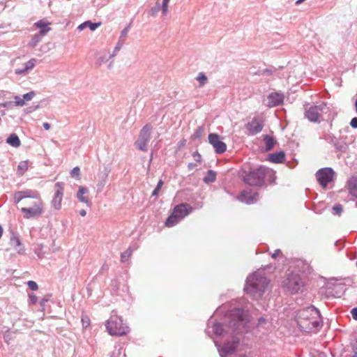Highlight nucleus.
Wrapping results in <instances>:
<instances>
[{"instance_id":"nucleus-1","label":"nucleus","mask_w":357,"mask_h":357,"mask_svg":"<svg viewBox=\"0 0 357 357\" xmlns=\"http://www.w3.org/2000/svg\"><path fill=\"white\" fill-rule=\"evenodd\" d=\"M14 202L23 206L20 211L24 219H36L44 213V202L37 190H25L14 194Z\"/></svg>"},{"instance_id":"nucleus-2","label":"nucleus","mask_w":357,"mask_h":357,"mask_svg":"<svg viewBox=\"0 0 357 357\" xmlns=\"http://www.w3.org/2000/svg\"><path fill=\"white\" fill-rule=\"evenodd\" d=\"M228 321L227 324L214 323L211 318L208 322V326L213 324L212 333L217 336H225L226 334H233L236 331H241L245 328L249 322V317L247 312L240 308H236L229 312L225 315Z\"/></svg>"},{"instance_id":"nucleus-3","label":"nucleus","mask_w":357,"mask_h":357,"mask_svg":"<svg viewBox=\"0 0 357 357\" xmlns=\"http://www.w3.org/2000/svg\"><path fill=\"white\" fill-rule=\"evenodd\" d=\"M296 320L301 331L305 333L317 330L321 324L320 312L314 306L300 310L297 312Z\"/></svg>"},{"instance_id":"nucleus-4","label":"nucleus","mask_w":357,"mask_h":357,"mask_svg":"<svg viewBox=\"0 0 357 357\" xmlns=\"http://www.w3.org/2000/svg\"><path fill=\"white\" fill-rule=\"evenodd\" d=\"M275 172L272 169L259 167L252 168L249 166H244L242 168L241 176L243 181L249 185L261 186L264 183L266 177L268 178L271 183L275 179Z\"/></svg>"},{"instance_id":"nucleus-5","label":"nucleus","mask_w":357,"mask_h":357,"mask_svg":"<svg viewBox=\"0 0 357 357\" xmlns=\"http://www.w3.org/2000/svg\"><path fill=\"white\" fill-rule=\"evenodd\" d=\"M269 283L264 271L258 270L247 278L245 291L247 294L259 299L264 293Z\"/></svg>"},{"instance_id":"nucleus-6","label":"nucleus","mask_w":357,"mask_h":357,"mask_svg":"<svg viewBox=\"0 0 357 357\" xmlns=\"http://www.w3.org/2000/svg\"><path fill=\"white\" fill-rule=\"evenodd\" d=\"M192 211L193 208L188 204H180L176 206L173 213L167 219L165 225L169 227L174 226Z\"/></svg>"},{"instance_id":"nucleus-7","label":"nucleus","mask_w":357,"mask_h":357,"mask_svg":"<svg viewBox=\"0 0 357 357\" xmlns=\"http://www.w3.org/2000/svg\"><path fill=\"white\" fill-rule=\"evenodd\" d=\"M329 112V107L326 102H321L317 105H311L305 109V116L311 122H320L324 119V114Z\"/></svg>"},{"instance_id":"nucleus-8","label":"nucleus","mask_w":357,"mask_h":357,"mask_svg":"<svg viewBox=\"0 0 357 357\" xmlns=\"http://www.w3.org/2000/svg\"><path fill=\"white\" fill-rule=\"evenodd\" d=\"M107 329L112 335L121 336L129 332V328L123 323L120 317L112 315L106 324Z\"/></svg>"},{"instance_id":"nucleus-9","label":"nucleus","mask_w":357,"mask_h":357,"mask_svg":"<svg viewBox=\"0 0 357 357\" xmlns=\"http://www.w3.org/2000/svg\"><path fill=\"white\" fill-rule=\"evenodd\" d=\"M152 126L150 124L145 125L140 130L139 138L135 142L137 148L141 151H147V144L151 139Z\"/></svg>"},{"instance_id":"nucleus-10","label":"nucleus","mask_w":357,"mask_h":357,"mask_svg":"<svg viewBox=\"0 0 357 357\" xmlns=\"http://www.w3.org/2000/svg\"><path fill=\"white\" fill-rule=\"evenodd\" d=\"M218 352L221 357H226L235 351L238 345L239 340L236 336H232L231 341H227L222 347H221L218 342L214 341Z\"/></svg>"},{"instance_id":"nucleus-11","label":"nucleus","mask_w":357,"mask_h":357,"mask_svg":"<svg viewBox=\"0 0 357 357\" xmlns=\"http://www.w3.org/2000/svg\"><path fill=\"white\" fill-rule=\"evenodd\" d=\"M284 285L291 293L294 294L301 290L304 284L298 274L291 273L285 280Z\"/></svg>"},{"instance_id":"nucleus-12","label":"nucleus","mask_w":357,"mask_h":357,"mask_svg":"<svg viewBox=\"0 0 357 357\" xmlns=\"http://www.w3.org/2000/svg\"><path fill=\"white\" fill-rule=\"evenodd\" d=\"M335 172L330 167H325L317 171L316 176L318 182L322 188H326L327 185L333 181Z\"/></svg>"},{"instance_id":"nucleus-13","label":"nucleus","mask_w":357,"mask_h":357,"mask_svg":"<svg viewBox=\"0 0 357 357\" xmlns=\"http://www.w3.org/2000/svg\"><path fill=\"white\" fill-rule=\"evenodd\" d=\"M54 188L55 192L51 203L55 210H60L63 196V185L62 183L57 182Z\"/></svg>"},{"instance_id":"nucleus-14","label":"nucleus","mask_w":357,"mask_h":357,"mask_svg":"<svg viewBox=\"0 0 357 357\" xmlns=\"http://www.w3.org/2000/svg\"><path fill=\"white\" fill-rule=\"evenodd\" d=\"M208 142L213 146L216 153L221 154L225 152L227 145L225 142L220 140L218 135L215 133L209 134Z\"/></svg>"},{"instance_id":"nucleus-15","label":"nucleus","mask_w":357,"mask_h":357,"mask_svg":"<svg viewBox=\"0 0 357 357\" xmlns=\"http://www.w3.org/2000/svg\"><path fill=\"white\" fill-rule=\"evenodd\" d=\"M259 194L257 192H252L251 190H243L238 199L247 204H254L258 200Z\"/></svg>"},{"instance_id":"nucleus-16","label":"nucleus","mask_w":357,"mask_h":357,"mask_svg":"<svg viewBox=\"0 0 357 357\" xmlns=\"http://www.w3.org/2000/svg\"><path fill=\"white\" fill-rule=\"evenodd\" d=\"M284 96L280 93H271L266 98V105L268 107H273L281 105L283 102Z\"/></svg>"},{"instance_id":"nucleus-17","label":"nucleus","mask_w":357,"mask_h":357,"mask_svg":"<svg viewBox=\"0 0 357 357\" xmlns=\"http://www.w3.org/2000/svg\"><path fill=\"white\" fill-rule=\"evenodd\" d=\"M264 124L261 120L254 119L248 123V129L252 135L257 134L261 132L263 129Z\"/></svg>"},{"instance_id":"nucleus-18","label":"nucleus","mask_w":357,"mask_h":357,"mask_svg":"<svg viewBox=\"0 0 357 357\" xmlns=\"http://www.w3.org/2000/svg\"><path fill=\"white\" fill-rule=\"evenodd\" d=\"M109 172L110 168L105 167L104 170L99 173V181L97 184L98 190L99 192L101 191L103 189L104 186L105 185Z\"/></svg>"},{"instance_id":"nucleus-19","label":"nucleus","mask_w":357,"mask_h":357,"mask_svg":"<svg viewBox=\"0 0 357 357\" xmlns=\"http://www.w3.org/2000/svg\"><path fill=\"white\" fill-rule=\"evenodd\" d=\"M50 24L48 22H45L44 20H38L35 22L33 26L38 29H40L39 32L38 33L42 36H45L49 31L52 30V29L49 26Z\"/></svg>"},{"instance_id":"nucleus-20","label":"nucleus","mask_w":357,"mask_h":357,"mask_svg":"<svg viewBox=\"0 0 357 357\" xmlns=\"http://www.w3.org/2000/svg\"><path fill=\"white\" fill-rule=\"evenodd\" d=\"M114 58V56H111V54L109 52L103 50L100 51L96 57V63L98 66H102L104 63H106L110 59Z\"/></svg>"},{"instance_id":"nucleus-21","label":"nucleus","mask_w":357,"mask_h":357,"mask_svg":"<svg viewBox=\"0 0 357 357\" xmlns=\"http://www.w3.org/2000/svg\"><path fill=\"white\" fill-rule=\"evenodd\" d=\"M88 192L89 189L86 187L79 186L77 193V198L79 202L86 204L87 206H90L91 202L87 197L84 196V194H87Z\"/></svg>"},{"instance_id":"nucleus-22","label":"nucleus","mask_w":357,"mask_h":357,"mask_svg":"<svg viewBox=\"0 0 357 357\" xmlns=\"http://www.w3.org/2000/svg\"><path fill=\"white\" fill-rule=\"evenodd\" d=\"M284 158L285 155L282 151L273 153L268 155V160L273 163H282L284 162Z\"/></svg>"},{"instance_id":"nucleus-23","label":"nucleus","mask_w":357,"mask_h":357,"mask_svg":"<svg viewBox=\"0 0 357 357\" xmlns=\"http://www.w3.org/2000/svg\"><path fill=\"white\" fill-rule=\"evenodd\" d=\"M348 189L352 196L357 197V177H352L349 181Z\"/></svg>"},{"instance_id":"nucleus-24","label":"nucleus","mask_w":357,"mask_h":357,"mask_svg":"<svg viewBox=\"0 0 357 357\" xmlns=\"http://www.w3.org/2000/svg\"><path fill=\"white\" fill-rule=\"evenodd\" d=\"M6 142L10 146L17 148L20 146L21 142L20 138L15 133L11 134L6 139Z\"/></svg>"},{"instance_id":"nucleus-25","label":"nucleus","mask_w":357,"mask_h":357,"mask_svg":"<svg viewBox=\"0 0 357 357\" xmlns=\"http://www.w3.org/2000/svg\"><path fill=\"white\" fill-rule=\"evenodd\" d=\"M264 141L266 145V151H270L272 149L275 145V140L268 135H265L264 138Z\"/></svg>"},{"instance_id":"nucleus-26","label":"nucleus","mask_w":357,"mask_h":357,"mask_svg":"<svg viewBox=\"0 0 357 357\" xmlns=\"http://www.w3.org/2000/svg\"><path fill=\"white\" fill-rule=\"evenodd\" d=\"M43 38V36H40L38 33H36L29 40L28 45L31 47H35L42 40Z\"/></svg>"},{"instance_id":"nucleus-27","label":"nucleus","mask_w":357,"mask_h":357,"mask_svg":"<svg viewBox=\"0 0 357 357\" xmlns=\"http://www.w3.org/2000/svg\"><path fill=\"white\" fill-rule=\"evenodd\" d=\"M216 174L213 170H208L207 175L204 178V181L206 183H213L215 181Z\"/></svg>"},{"instance_id":"nucleus-28","label":"nucleus","mask_w":357,"mask_h":357,"mask_svg":"<svg viewBox=\"0 0 357 357\" xmlns=\"http://www.w3.org/2000/svg\"><path fill=\"white\" fill-rule=\"evenodd\" d=\"M28 162L22 161L17 166V174L20 176L23 175L24 173L28 169Z\"/></svg>"},{"instance_id":"nucleus-29","label":"nucleus","mask_w":357,"mask_h":357,"mask_svg":"<svg viewBox=\"0 0 357 357\" xmlns=\"http://www.w3.org/2000/svg\"><path fill=\"white\" fill-rule=\"evenodd\" d=\"M160 10H162V3H160L159 1H157L155 6L150 9L149 15L155 17Z\"/></svg>"},{"instance_id":"nucleus-30","label":"nucleus","mask_w":357,"mask_h":357,"mask_svg":"<svg viewBox=\"0 0 357 357\" xmlns=\"http://www.w3.org/2000/svg\"><path fill=\"white\" fill-rule=\"evenodd\" d=\"M132 252L131 247L128 248L125 252L121 255V261L124 263L129 259Z\"/></svg>"},{"instance_id":"nucleus-31","label":"nucleus","mask_w":357,"mask_h":357,"mask_svg":"<svg viewBox=\"0 0 357 357\" xmlns=\"http://www.w3.org/2000/svg\"><path fill=\"white\" fill-rule=\"evenodd\" d=\"M124 43H125L124 39L119 40L116 46L114 47L112 54H111V56H114V57L116 56V54H118V52L122 48Z\"/></svg>"},{"instance_id":"nucleus-32","label":"nucleus","mask_w":357,"mask_h":357,"mask_svg":"<svg viewBox=\"0 0 357 357\" xmlns=\"http://www.w3.org/2000/svg\"><path fill=\"white\" fill-rule=\"evenodd\" d=\"M196 79L199 82V87L203 86L207 82V77L203 73H199L196 77Z\"/></svg>"},{"instance_id":"nucleus-33","label":"nucleus","mask_w":357,"mask_h":357,"mask_svg":"<svg viewBox=\"0 0 357 357\" xmlns=\"http://www.w3.org/2000/svg\"><path fill=\"white\" fill-rule=\"evenodd\" d=\"M10 244L14 248H17L21 245V241L18 236H12L10 240Z\"/></svg>"},{"instance_id":"nucleus-34","label":"nucleus","mask_w":357,"mask_h":357,"mask_svg":"<svg viewBox=\"0 0 357 357\" xmlns=\"http://www.w3.org/2000/svg\"><path fill=\"white\" fill-rule=\"evenodd\" d=\"M36 62V59H31L29 61H27L24 64V67L26 69V70L29 71V70H32L33 68V67L35 66Z\"/></svg>"},{"instance_id":"nucleus-35","label":"nucleus","mask_w":357,"mask_h":357,"mask_svg":"<svg viewBox=\"0 0 357 357\" xmlns=\"http://www.w3.org/2000/svg\"><path fill=\"white\" fill-rule=\"evenodd\" d=\"M170 0H162V13L163 15H166L168 13V5Z\"/></svg>"},{"instance_id":"nucleus-36","label":"nucleus","mask_w":357,"mask_h":357,"mask_svg":"<svg viewBox=\"0 0 357 357\" xmlns=\"http://www.w3.org/2000/svg\"><path fill=\"white\" fill-rule=\"evenodd\" d=\"M15 100V105L17 107H23L25 105L24 100H23V98H22L19 96H15L14 97Z\"/></svg>"},{"instance_id":"nucleus-37","label":"nucleus","mask_w":357,"mask_h":357,"mask_svg":"<svg viewBox=\"0 0 357 357\" xmlns=\"http://www.w3.org/2000/svg\"><path fill=\"white\" fill-rule=\"evenodd\" d=\"M70 175L72 177H75L77 178V179L79 180L80 179V169L78 167H74L71 172H70Z\"/></svg>"},{"instance_id":"nucleus-38","label":"nucleus","mask_w":357,"mask_h":357,"mask_svg":"<svg viewBox=\"0 0 357 357\" xmlns=\"http://www.w3.org/2000/svg\"><path fill=\"white\" fill-rule=\"evenodd\" d=\"M36 96V93L34 91H30L23 95V100L25 101L31 100Z\"/></svg>"},{"instance_id":"nucleus-39","label":"nucleus","mask_w":357,"mask_h":357,"mask_svg":"<svg viewBox=\"0 0 357 357\" xmlns=\"http://www.w3.org/2000/svg\"><path fill=\"white\" fill-rule=\"evenodd\" d=\"M87 27H89L91 31H95L101 25V22L93 23L91 21H87Z\"/></svg>"},{"instance_id":"nucleus-40","label":"nucleus","mask_w":357,"mask_h":357,"mask_svg":"<svg viewBox=\"0 0 357 357\" xmlns=\"http://www.w3.org/2000/svg\"><path fill=\"white\" fill-rule=\"evenodd\" d=\"M163 185V181L162 180H160L156 185V188L154 189V190L152 192L153 196H157L159 193V191L160 188H162Z\"/></svg>"},{"instance_id":"nucleus-41","label":"nucleus","mask_w":357,"mask_h":357,"mask_svg":"<svg viewBox=\"0 0 357 357\" xmlns=\"http://www.w3.org/2000/svg\"><path fill=\"white\" fill-rule=\"evenodd\" d=\"M333 213L340 215L342 212V206L340 204H336L333 207Z\"/></svg>"},{"instance_id":"nucleus-42","label":"nucleus","mask_w":357,"mask_h":357,"mask_svg":"<svg viewBox=\"0 0 357 357\" xmlns=\"http://www.w3.org/2000/svg\"><path fill=\"white\" fill-rule=\"evenodd\" d=\"M29 288L32 291H36L38 288V284L36 282L30 280L27 282Z\"/></svg>"},{"instance_id":"nucleus-43","label":"nucleus","mask_w":357,"mask_h":357,"mask_svg":"<svg viewBox=\"0 0 357 357\" xmlns=\"http://www.w3.org/2000/svg\"><path fill=\"white\" fill-rule=\"evenodd\" d=\"M82 326L84 328L88 327L90 325V319L87 316H83L82 317Z\"/></svg>"},{"instance_id":"nucleus-44","label":"nucleus","mask_w":357,"mask_h":357,"mask_svg":"<svg viewBox=\"0 0 357 357\" xmlns=\"http://www.w3.org/2000/svg\"><path fill=\"white\" fill-rule=\"evenodd\" d=\"M128 33V28H125L121 31V36L119 40L124 39V42L126 41L127 35Z\"/></svg>"},{"instance_id":"nucleus-45","label":"nucleus","mask_w":357,"mask_h":357,"mask_svg":"<svg viewBox=\"0 0 357 357\" xmlns=\"http://www.w3.org/2000/svg\"><path fill=\"white\" fill-rule=\"evenodd\" d=\"M13 105L12 102H5L3 103H0V108L1 107L12 108Z\"/></svg>"},{"instance_id":"nucleus-46","label":"nucleus","mask_w":357,"mask_h":357,"mask_svg":"<svg viewBox=\"0 0 357 357\" xmlns=\"http://www.w3.org/2000/svg\"><path fill=\"white\" fill-rule=\"evenodd\" d=\"M26 72H28V71L26 70L25 67H24L22 68H17L15 70V74H17V75L25 74Z\"/></svg>"},{"instance_id":"nucleus-47","label":"nucleus","mask_w":357,"mask_h":357,"mask_svg":"<svg viewBox=\"0 0 357 357\" xmlns=\"http://www.w3.org/2000/svg\"><path fill=\"white\" fill-rule=\"evenodd\" d=\"M29 300H30L31 303L35 304L37 302L38 298L36 295L31 294H29Z\"/></svg>"},{"instance_id":"nucleus-48","label":"nucleus","mask_w":357,"mask_h":357,"mask_svg":"<svg viewBox=\"0 0 357 357\" xmlns=\"http://www.w3.org/2000/svg\"><path fill=\"white\" fill-rule=\"evenodd\" d=\"M350 126L353 128H357V117L353 118L350 121Z\"/></svg>"},{"instance_id":"nucleus-49","label":"nucleus","mask_w":357,"mask_h":357,"mask_svg":"<svg viewBox=\"0 0 357 357\" xmlns=\"http://www.w3.org/2000/svg\"><path fill=\"white\" fill-rule=\"evenodd\" d=\"M351 314L353 319L357 321V307L353 308L351 311Z\"/></svg>"},{"instance_id":"nucleus-50","label":"nucleus","mask_w":357,"mask_h":357,"mask_svg":"<svg viewBox=\"0 0 357 357\" xmlns=\"http://www.w3.org/2000/svg\"><path fill=\"white\" fill-rule=\"evenodd\" d=\"M87 21L84 22V23H82L77 26V29L79 31L84 30L86 27H87Z\"/></svg>"},{"instance_id":"nucleus-51","label":"nucleus","mask_w":357,"mask_h":357,"mask_svg":"<svg viewBox=\"0 0 357 357\" xmlns=\"http://www.w3.org/2000/svg\"><path fill=\"white\" fill-rule=\"evenodd\" d=\"M202 131V128L201 127H199V128L197 130L196 132L195 133V136L196 137H199V136H200V135H201Z\"/></svg>"},{"instance_id":"nucleus-52","label":"nucleus","mask_w":357,"mask_h":357,"mask_svg":"<svg viewBox=\"0 0 357 357\" xmlns=\"http://www.w3.org/2000/svg\"><path fill=\"white\" fill-rule=\"evenodd\" d=\"M38 108V105H36V106H34V107H29V108L28 109L29 110L27 111V112H33V111L36 110Z\"/></svg>"},{"instance_id":"nucleus-53","label":"nucleus","mask_w":357,"mask_h":357,"mask_svg":"<svg viewBox=\"0 0 357 357\" xmlns=\"http://www.w3.org/2000/svg\"><path fill=\"white\" fill-rule=\"evenodd\" d=\"M43 128H44L45 130H49V129L50 128V124L49 123L45 122V123H43Z\"/></svg>"},{"instance_id":"nucleus-54","label":"nucleus","mask_w":357,"mask_h":357,"mask_svg":"<svg viewBox=\"0 0 357 357\" xmlns=\"http://www.w3.org/2000/svg\"><path fill=\"white\" fill-rule=\"evenodd\" d=\"M280 252V250H275V252L272 255V257L273 259H275L277 257V256L279 255Z\"/></svg>"},{"instance_id":"nucleus-55","label":"nucleus","mask_w":357,"mask_h":357,"mask_svg":"<svg viewBox=\"0 0 357 357\" xmlns=\"http://www.w3.org/2000/svg\"><path fill=\"white\" fill-rule=\"evenodd\" d=\"M79 214H80V215H82V216H83V217H84V216H85V215H86V211L85 210H81V211H79Z\"/></svg>"},{"instance_id":"nucleus-56","label":"nucleus","mask_w":357,"mask_h":357,"mask_svg":"<svg viewBox=\"0 0 357 357\" xmlns=\"http://www.w3.org/2000/svg\"><path fill=\"white\" fill-rule=\"evenodd\" d=\"M112 66H113V61H111V62L109 63V65H108V66H107V68H108V69H111V68H112Z\"/></svg>"},{"instance_id":"nucleus-57","label":"nucleus","mask_w":357,"mask_h":357,"mask_svg":"<svg viewBox=\"0 0 357 357\" xmlns=\"http://www.w3.org/2000/svg\"><path fill=\"white\" fill-rule=\"evenodd\" d=\"M264 322H265V319L264 318L259 319V324H262Z\"/></svg>"},{"instance_id":"nucleus-58","label":"nucleus","mask_w":357,"mask_h":357,"mask_svg":"<svg viewBox=\"0 0 357 357\" xmlns=\"http://www.w3.org/2000/svg\"><path fill=\"white\" fill-rule=\"evenodd\" d=\"M2 234H3V229H2L1 226L0 225V238L2 236Z\"/></svg>"},{"instance_id":"nucleus-59","label":"nucleus","mask_w":357,"mask_h":357,"mask_svg":"<svg viewBox=\"0 0 357 357\" xmlns=\"http://www.w3.org/2000/svg\"><path fill=\"white\" fill-rule=\"evenodd\" d=\"M47 301V300H46V299H43V300L41 301V302H40L41 305H43L45 304V303Z\"/></svg>"},{"instance_id":"nucleus-60","label":"nucleus","mask_w":357,"mask_h":357,"mask_svg":"<svg viewBox=\"0 0 357 357\" xmlns=\"http://www.w3.org/2000/svg\"><path fill=\"white\" fill-rule=\"evenodd\" d=\"M351 357H357V350L354 351V354Z\"/></svg>"},{"instance_id":"nucleus-61","label":"nucleus","mask_w":357,"mask_h":357,"mask_svg":"<svg viewBox=\"0 0 357 357\" xmlns=\"http://www.w3.org/2000/svg\"><path fill=\"white\" fill-rule=\"evenodd\" d=\"M356 266H357V261H356Z\"/></svg>"}]
</instances>
